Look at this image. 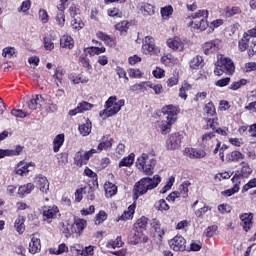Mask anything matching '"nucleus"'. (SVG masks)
Masks as SVG:
<instances>
[{
    "label": "nucleus",
    "instance_id": "1",
    "mask_svg": "<svg viewBox=\"0 0 256 256\" xmlns=\"http://www.w3.org/2000/svg\"><path fill=\"white\" fill-rule=\"evenodd\" d=\"M163 119L158 121L157 130L162 135H167L171 133V129L174 123L177 122V113H179V109L173 105H168L162 108Z\"/></svg>",
    "mask_w": 256,
    "mask_h": 256
},
{
    "label": "nucleus",
    "instance_id": "2",
    "mask_svg": "<svg viewBox=\"0 0 256 256\" xmlns=\"http://www.w3.org/2000/svg\"><path fill=\"white\" fill-rule=\"evenodd\" d=\"M159 183H161V176L159 175L141 178L134 185V199H139V197H141L142 195H146L148 191H153V189H157V187H159Z\"/></svg>",
    "mask_w": 256,
    "mask_h": 256
},
{
    "label": "nucleus",
    "instance_id": "3",
    "mask_svg": "<svg viewBox=\"0 0 256 256\" xmlns=\"http://www.w3.org/2000/svg\"><path fill=\"white\" fill-rule=\"evenodd\" d=\"M125 106L124 99H117V96H111L105 103V109L100 111L99 115L103 119H107L109 117H113V115H117L121 111V107Z\"/></svg>",
    "mask_w": 256,
    "mask_h": 256
},
{
    "label": "nucleus",
    "instance_id": "4",
    "mask_svg": "<svg viewBox=\"0 0 256 256\" xmlns=\"http://www.w3.org/2000/svg\"><path fill=\"white\" fill-rule=\"evenodd\" d=\"M208 18V10H198L197 12L191 15L192 21L188 25L189 27H191V29H193V31H205V29L209 27V22H207Z\"/></svg>",
    "mask_w": 256,
    "mask_h": 256
},
{
    "label": "nucleus",
    "instance_id": "5",
    "mask_svg": "<svg viewBox=\"0 0 256 256\" xmlns=\"http://www.w3.org/2000/svg\"><path fill=\"white\" fill-rule=\"evenodd\" d=\"M224 73L226 75H233L235 73V64L231 58L221 56L216 62L214 74L217 75V77H221Z\"/></svg>",
    "mask_w": 256,
    "mask_h": 256
},
{
    "label": "nucleus",
    "instance_id": "6",
    "mask_svg": "<svg viewBox=\"0 0 256 256\" xmlns=\"http://www.w3.org/2000/svg\"><path fill=\"white\" fill-rule=\"evenodd\" d=\"M157 161L148 154H141L136 160V167L145 175H153Z\"/></svg>",
    "mask_w": 256,
    "mask_h": 256
},
{
    "label": "nucleus",
    "instance_id": "7",
    "mask_svg": "<svg viewBox=\"0 0 256 256\" xmlns=\"http://www.w3.org/2000/svg\"><path fill=\"white\" fill-rule=\"evenodd\" d=\"M43 221L46 223H53L55 219H59L61 214L59 213V208L55 205L53 206H44L42 210Z\"/></svg>",
    "mask_w": 256,
    "mask_h": 256
},
{
    "label": "nucleus",
    "instance_id": "8",
    "mask_svg": "<svg viewBox=\"0 0 256 256\" xmlns=\"http://www.w3.org/2000/svg\"><path fill=\"white\" fill-rule=\"evenodd\" d=\"M142 53L144 55H159L161 49L155 45L153 37L146 36L142 45Z\"/></svg>",
    "mask_w": 256,
    "mask_h": 256
},
{
    "label": "nucleus",
    "instance_id": "9",
    "mask_svg": "<svg viewBox=\"0 0 256 256\" xmlns=\"http://www.w3.org/2000/svg\"><path fill=\"white\" fill-rule=\"evenodd\" d=\"M181 141H183V134L176 132L171 134L168 139H166V149L168 151H175L181 147Z\"/></svg>",
    "mask_w": 256,
    "mask_h": 256
},
{
    "label": "nucleus",
    "instance_id": "10",
    "mask_svg": "<svg viewBox=\"0 0 256 256\" xmlns=\"http://www.w3.org/2000/svg\"><path fill=\"white\" fill-rule=\"evenodd\" d=\"M166 43L167 47L176 53L185 51V40L179 36L169 38Z\"/></svg>",
    "mask_w": 256,
    "mask_h": 256
},
{
    "label": "nucleus",
    "instance_id": "11",
    "mask_svg": "<svg viewBox=\"0 0 256 256\" xmlns=\"http://www.w3.org/2000/svg\"><path fill=\"white\" fill-rule=\"evenodd\" d=\"M95 150L90 149L87 152L79 151L75 154L74 163L77 167H83V165H87L89 163V159L95 155Z\"/></svg>",
    "mask_w": 256,
    "mask_h": 256
},
{
    "label": "nucleus",
    "instance_id": "12",
    "mask_svg": "<svg viewBox=\"0 0 256 256\" xmlns=\"http://www.w3.org/2000/svg\"><path fill=\"white\" fill-rule=\"evenodd\" d=\"M186 243L187 241L181 235H177L169 241V245L173 251H185L187 249Z\"/></svg>",
    "mask_w": 256,
    "mask_h": 256
},
{
    "label": "nucleus",
    "instance_id": "13",
    "mask_svg": "<svg viewBox=\"0 0 256 256\" xmlns=\"http://www.w3.org/2000/svg\"><path fill=\"white\" fill-rule=\"evenodd\" d=\"M34 169H35V163L20 161L15 170V173H16V175L25 177L29 172L33 171Z\"/></svg>",
    "mask_w": 256,
    "mask_h": 256
},
{
    "label": "nucleus",
    "instance_id": "14",
    "mask_svg": "<svg viewBox=\"0 0 256 256\" xmlns=\"http://www.w3.org/2000/svg\"><path fill=\"white\" fill-rule=\"evenodd\" d=\"M219 49H221V40L219 39L211 40L203 45L205 55H213V53H217Z\"/></svg>",
    "mask_w": 256,
    "mask_h": 256
},
{
    "label": "nucleus",
    "instance_id": "15",
    "mask_svg": "<svg viewBox=\"0 0 256 256\" xmlns=\"http://www.w3.org/2000/svg\"><path fill=\"white\" fill-rule=\"evenodd\" d=\"M113 147V138L110 136H103L97 146V148H92L94 151V155L97 153H101V151H107V149H111Z\"/></svg>",
    "mask_w": 256,
    "mask_h": 256
},
{
    "label": "nucleus",
    "instance_id": "16",
    "mask_svg": "<svg viewBox=\"0 0 256 256\" xmlns=\"http://www.w3.org/2000/svg\"><path fill=\"white\" fill-rule=\"evenodd\" d=\"M35 183L36 187L44 193V195H47L49 193V180H47V177L43 175H38L35 177Z\"/></svg>",
    "mask_w": 256,
    "mask_h": 256
},
{
    "label": "nucleus",
    "instance_id": "17",
    "mask_svg": "<svg viewBox=\"0 0 256 256\" xmlns=\"http://www.w3.org/2000/svg\"><path fill=\"white\" fill-rule=\"evenodd\" d=\"M184 155L190 159H203L207 155L205 150L197 148H185Z\"/></svg>",
    "mask_w": 256,
    "mask_h": 256
},
{
    "label": "nucleus",
    "instance_id": "18",
    "mask_svg": "<svg viewBox=\"0 0 256 256\" xmlns=\"http://www.w3.org/2000/svg\"><path fill=\"white\" fill-rule=\"evenodd\" d=\"M29 253L35 255L41 251V238H39V234H33L31 237V241L29 243Z\"/></svg>",
    "mask_w": 256,
    "mask_h": 256
},
{
    "label": "nucleus",
    "instance_id": "19",
    "mask_svg": "<svg viewBox=\"0 0 256 256\" xmlns=\"http://www.w3.org/2000/svg\"><path fill=\"white\" fill-rule=\"evenodd\" d=\"M137 9L144 17H151V15H155V7L147 2H140L137 5Z\"/></svg>",
    "mask_w": 256,
    "mask_h": 256
},
{
    "label": "nucleus",
    "instance_id": "20",
    "mask_svg": "<svg viewBox=\"0 0 256 256\" xmlns=\"http://www.w3.org/2000/svg\"><path fill=\"white\" fill-rule=\"evenodd\" d=\"M90 109H93V104L89 102H80L75 109L69 111V115L71 117H75V115H79V113H85V111H89Z\"/></svg>",
    "mask_w": 256,
    "mask_h": 256
},
{
    "label": "nucleus",
    "instance_id": "21",
    "mask_svg": "<svg viewBox=\"0 0 256 256\" xmlns=\"http://www.w3.org/2000/svg\"><path fill=\"white\" fill-rule=\"evenodd\" d=\"M240 221H241V225H242L244 231H246V233L248 231H251V227H253V214L252 213L241 214Z\"/></svg>",
    "mask_w": 256,
    "mask_h": 256
},
{
    "label": "nucleus",
    "instance_id": "22",
    "mask_svg": "<svg viewBox=\"0 0 256 256\" xmlns=\"http://www.w3.org/2000/svg\"><path fill=\"white\" fill-rule=\"evenodd\" d=\"M21 153H23L21 145L16 146L15 149H0V159L4 157H17Z\"/></svg>",
    "mask_w": 256,
    "mask_h": 256
},
{
    "label": "nucleus",
    "instance_id": "23",
    "mask_svg": "<svg viewBox=\"0 0 256 256\" xmlns=\"http://www.w3.org/2000/svg\"><path fill=\"white\" fill-rule=\"evenodd\" d=\"M87 227V221L85 219H76L74 223L71 226V233H77L81 234L83 233V230ZM70 232H68V235H71Z\"/></svg>",
    "mask_w": 256,
    "mask_h": 256
},
{
    "label": "nucleus",
    "instance_id": "24",
    "mask_svg": "<svg viewBox=\"0 0 256 256\" xmlns=\"http://www.w3.org/2000/svg\"><path fill=\"white\" fill-rule=\"evenodd\" d=\"M44 101L45 100L43 99L42 95H34L28 102V109H31V111H36V109H39L43 105Z\"/></svg>",
    "mask_w": 256,
    "mask_h": 256
},
{
    "label": "nucleus",
    "instance_id": "25",
    "mask_svg": "<svg viewBox=\"0 0 256 256\" xmlns=\"http://www.w3.org/2000/svg\"><path fill=\"white\" fill-rule=\"evenodd\" d=\"M150 226L152 231H155L154 237H158L159 241H161L163 235H165V231L161 228V222L154 218L151 220Z\"/></svg>",
    "mask_w": 256,
    "mask_h": 256
},
{
    "label": "nucleus",
    "instance_id": "26",
    "mask_svg": "<svg viewBox=\"0 0 256 256\" xmlns=\"http://www.w3.org/2000/svg\"><path fill=\"white\" fill-rule=\"evenodd\" d=\"M245 155L239 151H232L226 155V161L228 163H238V161H243Z\"/></svg>",
    "mask_w": 256,
    "mask_h": 256
},
{
    "label": "nucleus",
    "instance_id": "27",
    "mask_svg": "<svg viewBox=\"0 0 256 256\" xmlns=\"http://www.w3.org/2000/svg\"><path fill=\"white\" fill-rule=\"evenodd\" d=\"M241 169L236 171L237 174H239L242 179H247L251 173H253V169L251 166H249V163L247 162H241Z\"/></svg>",
    "mask_w": 256,
    "mask_h": 256
},
{
    "label": "nucleus",
    "instance_id": "28",
    "mask_svg": "<svg viewBox=\"0 0 256 256\" xmlns=\"http://www.w3.org/2000/svg\"><path fill=\"white\" fill-rule=\"evenodd\" d=\"M53 151L54 153H59L61 147L65 143V134H58L53 139Z\"/></svg>",
    "mask_w": 256,
    "mask_h": 256
},
{
    "label": "nucleus",
    "instance_id": "29",
    "mask_svg": "<svg viewBox=\"0 0 256 256\" xmlns=\"http://www.w3.org/2000/svg\"><path fill=\"white\" fill-rule=\"evenodd\" d=\"M63 77H65V70L63 69V67L58 66L55 69L54 75H53V79L55 81V84L57 85V87H59V84L61 85V83H63Z\"/></svg>",
    "mask_w": 256,
    "mask_h": 256
},
{
    "label": "nucleus",
    "instance_id": "30",
    "mask_svg": "<svg viewBox=\"0 0 256 256\" xmlns=\"http://www.w3.org/2000/svg\"><path fill=\"white\" fill-rule=\"evenodd\" d=\"M249 34L246 32L243 34V37L238 41V49L241 53L247 51L249 48Z\"/></svg>",
    "mask_w": 256,
    "mask_h": 256
},
{
    "label": "nucleus",
    "instance_id": "31",
    "mask_svg": "<svg viewBox=\"0 0 256 256\" xmlns=\"http://www.w3.org/2000/svg\"><path fill=\"white\" fill-rule=\"evenodd\" d=\"M135 203L130 205L127 210L124 211V213L120 216L121 221H127L129 219H133V215H135V209H136Z\"/></svg>",
    "mask_w": 256,
    "mask_h": 256
},
{
    "label": "nucleus",
    "instance_id": "32",
    "mask_svg": "<svg viewBox=\"0 0 256 256\" xmlns=\"http://www.w3.org/2000/svg\"><path fill=\"white\" fill-rule=\"evenodd\" d=\"M60 46L65 49H73L75 42L71 36L64 35L60 38Z\"/></svg>",
    "mask_w": 256,
    "mask_h": 256
},
{
    "label": "nucleus",
    "instance_id": "33",
    "mask_svg": "<svg viewBox=\"0 0 256 256\" xmlns=\"http://www.w3.org/2000/svg\"><path fill=\"white\" fill-rule=\"evenodd\" d=\"M69 79L74 85H79V83H89V78L83 74H72Z\"/></svg>",
    "mask_w": 256,
    "mask_h": 256
},
{
    "label": "nucleus",
    "instance_id": "34",
    "mask_svg": "<svg viewBox=\"0 0 256 256\" xmlns=\"http://www.w3.org/2000/svg\"><path fill=\"white\" fill-rule=\"evenodd\" d=\"M14 227L19 235H23L25 233V217L19 216L15 220Z\"/></svg>",
    "mask_w": 256,
    "mask_h": 256
},
{
    "label": "nucleus",
    "instance_id": "35",
    "mask_svg": "<svg viewBox=\"0 0 256 256\" xmlns=\"http://www.w3.org/2000/svg\"><path fill=\"white\" fill-rule=\"evenodd\" d=\"M33 189H35V185L33 183L24 184L18 188V195H21L22 197L29 195Z\"/></svg>",
    "mask_w": 256,
    "mask_h": 256
},
{
    "label": "nucleus",
    "instance_id": "36",
    "mask_svg": "<svg viewBox=\"0 0 256 256\" xmlns=\"http://www.w3.org/2000/svg\"><path fill=\"white\" fill-rule=\"evenodd\" d=\"M106 197L117 195V186L111 182H106L104 185Z\"/></svg>",
    "mask_w": 256,
    "mask_h": 256
},
{
    "label": "nucleus",
    "instance_id": "37",
    "mask_svg": "<svg viewBox=\"0 0 256 256\" xmlns=\"http://www.w3.org/2000/svg\"><path fill=\"white\" fill-rule=\"evenodd\" d=\"M79 132L83 135V137H87L91 133V129L93 126L91 124V120H86V123L79 126Z\"/></svg>",
    "mask_w": 256,
    "mask_h": 256
},
{
    "label": "nucleus",
    "instance_id": "38",
    "mask_svg": "<svg viewBox=\"0 0 256 256\" xmlns=\"http://www.w3.org/2000/svg\"><path fill=\"white\" fill-rule=\"evenodd\" d=\"M135 163V154L131 153L127 157H124L120 162H119V167H131Z\"/></svg>",
    "mask_w": 256,
    "mask_h": 256
},
{
    "label": "nucleus",
    "instance_id": "39",
    "mask_svg": "<svg viewBox=\"0 0 256 256\" xmlns=\"http://www.w3.org/2000/svg\"><path fill=\"white\" fill-rule=\"evenodd\" d=\"M79 63H81L82 67H84L88 71H91V69H93V66H91V62L87 57V51H84V53L79 56Z\"/></svg>",
    "mask_w": 256,
    "mask_h": 256
},
{
    "label": "nucleus",
    "instance_id": "40",
    "mask_svg": "<svg viewBox=\"0 0 256 256\" xmlns=\"http://www.w3.org/2000/svg\"><path fill=\"white\" fill-rule=\"evenodd\" d=\"M55 25H57L59 29H63V27H65V12L56 13Z\"/></svg>",
    "mask_w": 256,
    "mask_h": 256
},
{
    "label": "nucleus",
    "instance_id": "41",
    "mask_svg": "<svg viewBox=\"0 0 256 256\" xmlns=\"http://www.w3.org/2000/svg\"><path fill=\"white\" fill-rule=\"evenodd\" d=\"M155 209H157V211H169V209H171V207L169 206V204H167V201H165V199H160L158 201L155 202L154 205Z\"/></svg>",
    "mask_w": 256,
    "mask_h": 256
},
{
    "label": "nucleus",
    "instance_id": "42",
    "mask_svg": "<svg viewBox=\"0 0 256 256\" xmlns=\"http://www.w3.org/2000/svg\"><path fill=\"white\" fill-rule=\"evenodd\" d=\"M96 37L98 39H100V41H104V43H106V45H110V47H113V38H111V36L107 35L104 32H97L96 33Z\"/></svg>",
    "mask_w": 256,
    "mask_h": 256
},
{
    "label": "nucleus",
    "instance_id": "43",
    "mask_svg": "<svg viewBox=\"0 0 256 256\" xmlns=\"http://www.w3.org/2000/svg\"><path fill=\"white\" fill-rule=\"evenodd\" d=\"M189 185H191V184L189 183V181H185V182H183V184L179 187L178 194L180 195V197H182V199H187L188 193H189Z\"/></svg>",
    "mask_w": 256,
    "mask_h": 256
},
{
    "label": "nucleus",
    "instance_id": "44",
    "mask_svg": "<svg viewBox=\"0 0 256 256\" xmlns=\"http://www.w3.org/2000/svg\"><path fill=\"white\" fill-rule=\"evenodd\" d=\"M225 17H234V15H239L241 13V8L234 6V7H226L224 9Z\"/></svg>",
    "mask_w": 256,
    "mask_h": 256
},
{
    "label": "nucleus",
    "instance_id": "45",
    "mask_svg": "<svg viewBox=\"0 0 256 256\" xmlns=\"http://www.w3.org/2000/svg\"><path fill=\"white\" fill-rule=\"evenodd\" d=\"M106 247L108 249H117L119 247H123V240H121V236H118L115 240H110Z\"/></svg>",
    "mask_w": 256,
    "mask_h": 256
},
{
    "label": "nucleus",
    "instance_id": "46",
    "mask_svg": "<svg viewBox=\"0 0 256 256\" xmlns=\"http://www.w3.org/2000/svg\"><path fill=\"white\" fill-rule=\"evenodd\" d=\"M84 51H86L87 53H89L91 56L93 55H101V53H105L106 49L105 47H89V48H84Z\"/></svg>",
    "mask_w": 256,
    "mask_h": 256
},
{
    "label": "nucleus",
    "instance_id": "47",
    "mask_svg": "<svg viewBox=\"0 0 256 256\" xmlns=\"http://www.w3.org/2000/svg\"><path fill=\"white\" fill-rule=\"evenodd\" d=\"M215 141V132H208L202 135V145H211Z\"/></svg>",
    "mask_w": 256,
    "mask_h": 256
},
{
    "label": "nucleus",
    "instance_id": "48",
    "mask_svg": "<svg viewBox=\"0 0 256 256\" xmlns=\"http://www.w3.org/2000/svg\"><path fill=\"white\" fill-rule=\"evenodd\" d=\"M191 69H199V67H203V57L196 56L190 61Z\"/></svg>",
    "mask_w": 256,
    "mask_h": 256
},
{
    "label": "nucleus",
    "instance_id": "49",
    "mask_svg": "<svg viewBox=\"0 0 256 256\" xmlns=\"http://www.w3.org/2000/svg\"><path fill=\"white\" fill-rule=\"evenodd\" d=\"M204 113H206L207 117H215L216 110L213 102H209L205 105Z\"/></svg>",
    "mask_w": 256,
    "mask_h": 256
},
{
    "label": "nucleus",
    "instance_id": "50",
    "mask_svg": "<svg viewBox=\"0 0 256 256\" xmlns=\"http://www.w3.org/2000/svg\"><path fill=\"white\" fill-rule=\"evenodd\" d=\"M162 19H169L173 15V6H166L160 10Z\"/></svg>",
    "mask_w": 256,
    "mask_h": 256
},
{
    "label": "nucleus",
    "instance_id": "51",
    "mask_svg": "<svg viewBox=\"0 0 256 256\" xmlns=\"http://www.w3.org/2000/svg\"><path fill=\"white\" fill-rule=\"evenodd\" d=\"M247 85V80L246 79H241L239 81L233 82L230 86L229 89L232 91H237L238 89H241V87Z\"/></svg>",
    "mask_w": 256,
    "mask_h": 256
},
{
    "label": "nucleus",
    "instance_id": "52",
    "mask_svg": "<svg viewBox=\"0 0 256 256\" xmlns=\"http://www.w3.org/2000/svg\"><path fill=\"white\" fill-rule=\"evenodd\" d=\"M217 229H219L217 225L208 226L204 231L205 237H208V238L213 237L215 233H217Z\"/></svg>",
    "mask_w": 256,
    "mask_h": 256
},
{
    "label": "nucleus",
    "instance_id": "53",
    "mask_svg": "<svg viewBox=\"0 0 256 256\" xmlns=\"http://www.w3.org/2000/svg\"><path fill=\"white\" fill-rule=\"evenodd\" d=\"M128 75L132 79H141V77H143V72L139 69L131 68L128 70Z\"/></svg>",
    "mask_w": 256,
    "mask_h": 256
},
{
    "label": "nucleus",
    "instance_id": "54",
    "mask_svg": "<svg viewBox=\"0 0 256 256\" xmlns=\"http://www.w3.org/2000/svg\"><path fill=\"white\" fill-rule=\"evenodd\" d=\"M15 53H17V50H15L14 47H6L3 49L2 55L6 59H11V57H13V55H15Z\"/></svg>",
    "mask_w": 256,
    "mask_h": 256
},
{
    "label": "nucleus",
    "instance_id": "55",
    "mask_svg": "<svg viewBox=\"0 0 256 256\" xmlns=\"http://www.w3.org/2000/svg\"><path fill=\"white\" fill-rule=\"evenodd\" d=\"M11 115H13L14 117H18L20 119H24V117H29V115H31V114L28 112H25L21 109H13L11 111Z\"/></svg>",
    "mask_w": 256,
    "mask_h": 256
},
{
    "label": "nucleus",
    "instance_id": "56",
    "mask_svg": "<svg viewBox=\"0 0 256 256\" xmlns=\"http://www.w3.org/2000/svg\"><path fill=\"white\" fill-rule=\"evenodd\" d=\"M69 251V247L65 243H62L58 246V249L51 250V253L54 255H61L63 253H67Z\"/></svg>",
    "mask_w": 256,
    "mask_h": 256
},
{
    "label": "nucleus",
    "instance_id": "57",
    "mask_svg": "<svg viewBox=\"0 0 256 256\" xmlns=\"http://www.w3.org/2000/svg\"><path fill=\"white\" fill-rule=\"evenodd\" d=\"M104 221H107V213L105 211H100L96 215L95 223L96 225H101V223H103Z\"/></svg>",
    "mask_w": 256,
    "mask_h": 256
},
{
    "label": "nucleus",
    "instance_id": "58",
    "mask_svg": "<svg viewBox=\"0 0 256 256\" xmlns=\"http://www.w3.org/2000/svg\"><path fill=\"white\" fill-rule=\"evenodd\" d=\"M235 193H239V187L238 186H233L232 188L221 192V194L224 197H231V195H235Z\"/></svg>",
    "mask_w": 256,
    "mask_h": 256
},
{
    "label": "nucleus",
    "instance_id": "59",
    "mask_svg": "<svg viewBox=\"0 0 256 256\" xmlns=\"http://www.w3.org/2000/svg\"><path fill=\"white\" fill-rule=\"evenodd\" d=\"M206 125H207V127H209V129L216 131L217 125H219L217 117L208 119L206 122Z\"/></svg>",
    "mask_w": 256,
    "mask_h": 256
},
{
    "label": "nucleus",
    "instance_id": "60",
    "mask_svg": "<svg viewBox=\"0 0 256 256\" xmlns=\"http://www.w3.org/2000/svg\"><path fill=\"white\" fill-rule=\"evenodd\" d=\"M71 26L73 29H77L79 31V29H83V27L85 26V24L83 23V21H81V19L79 18H74L71 21Z\"/></svg>",
    "mask_w": 256,
    "mask_h": 256
},
{
    "label": "nucleus",
    "instance_id": "61",
    "mask_svg": "<svg viewBox=\"0 0 256 256\" xmlns=\"http://www.w3.org/2000/svg\"><path fill=\"white\" fill-rule=\"evenodd\" d=\"M39 19L43 24L49 23V14L45 9L39 10Z\"/></svg>",
    "mask_w": 256,
    "mask_h": 256
},
{
    "label": "nucleus",
    "instance_id": "62",
    "mask_svg": "<svg viewBox=\"0 0 256 256\" xmlns=\"http://www.w3.org/2000/svg\"><path fill=\"white\" fill-rule=\"evenodd\" d=\"M150 89H153L155 95H161L163 93V85L161 84L150 82Z\"/></svg>",
    "mask_w": 256,
    "mask_h": 256
},
{
    "label": "nucleus",
    "instance_id": "63",
    "mask_svg": "<svg viewBox=\"0 0 256 256\" xmlns=\"http://www.w3.org/2000/svg\"><path fill=\"white\" fill-rule=\"evenodd\" d=\"M255 187H256V178H253L243 186L242 193H246V191H249V189H253Z\"/></svg>",
    "mask_w": 256,
    "mask_h": 256
},
{
    "label": "nucleus",
    "instance_id": "64",
    "mask_svg": "<svg viewBox=\"0 0 256 256\" xmlns=\"http://www.w3.org/2000/svg\"><path fill=\"white\" fill-rule=\"evenodd\" d=\"M95 254L94 246H87L85 249H82L81 256H93Z\"/></svg>",
    "mask_w": 256,
    "mask_h": 256
}]
</instances>
